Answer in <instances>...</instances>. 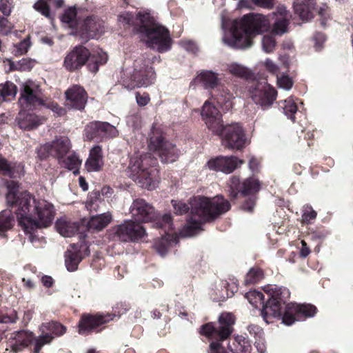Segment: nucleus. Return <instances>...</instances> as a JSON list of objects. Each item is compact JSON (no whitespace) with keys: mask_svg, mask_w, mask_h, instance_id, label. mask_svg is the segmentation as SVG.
I'll use <instances>...</instances> for the list:
<instances>
[{"mask_svg":"<svg viewBox=\"0 0 353 353\" xmlns=\"http://www.w3.org/2000/svg\"><path fill=\"white\" fill-rule=\"evenodd\" d=\"M277 85L280 88L285 90H290L292 85L293 81L288 75L277 76Z\"/></svg>","mask_w":353,"mask_h":353,"instance_id":"de8ad7c7","label":"nucleus"},{"mask_svg":"<svg viewBox=\"0 0 353 353\" xmlns=\"http://www.w3.org/2000/svg\"><path fill=\"white\" fill-rule=\"evenodd\" d=\"M97 57L95 54H90L88 60L89 63L88 65V69L92 72H97L99 70V65L104 64L108 61V55L105 52L101 50L97 52Z\"/></svg>","mask_w":353,"mask_h":353,"instance_id":"7c9ffc66","label":"nucleus"},{"mask_svg":"<svg viewBox=\"0 0 353 353\" xmlns=\"http://www.w3.org/2000/svg\"><path fill=\"white\" fill-rule=\"evenodd\" d=\"M10 70L26 71L30 70L34 65V61L30 59H22L17 63L10 61Z\"/></svg>","mask_w":353,"mask_h":353,"instance_id":"79ce46f5","label":"nucleus"},{"mask_svg":"<svg viewBox=\"0 0 353 353\" xmlns=\"http://www.w3.org/2000/svg\"><path fill=\"white\" fill-rule=\"evenodd\" d=\"M61 21L63 23L68 25L69 28L77 30L76 8L70 7L66 9L61 17Z\"/></svg>","mask_w":353,"mask_h":353,"instance_id":"4c0bfd02","label":"nucleus"},{"mask_svg":"<svg viewBox=\"0 0 353 353\" xmlns=\"http://www.w3.org/2000/svg\"><path fill=\"white\" fill-rule=\"evenodd\" d=\"M254 205H255V199L254 197H251L243 204L242 209L245 211L251 212L253 211Z\"/></svg>","mask_w":353,"mask_h":353,"instance_id":"69168bd1","label":"nucleus"},{"mask_svg":"<svg viewBox=\"0 0 353 353\" xmlns=\"http://www.w3.org/2000/svg\"><path fill=\"white\" fill-rule=\"evenodd\" d=\"M189 203L192 216L180 232L181 236L184 237L196 234L204 222L212 220L230 208V203L222 196L212 199L196 196L191 199Z\"/></svg>","mask_w":353,"mask_h":353,"instance_id":"20e7f679","label":"nucleus"},{"mask_svg":"<svg viewBox=\"0 0 353 353\" xmlns=\"http://www.w3.org/2000/svg\"><path fill=\"white\" fill-rule=\"evenodd\" d=\"M149 59L139 58L134 63V70L130 77L131 87H148L154 83L155 72L149 66Z\"/></svg>","mask_w":353,"mask_h":353,"instance_id":"f8f14e48","label":"nucleus"},{"mask_svg":"<svg viewBox=\"0 0 353 353\" xmlns=\"http://www.w3.org/2000/svg\"><path fill=\"white\" fill-rule=\"evenodd\" d=\"M179 43L181 47H183L187 51L193 53H195L196 51H198V46L194 41L189 40H182Z\"/></svg>","mask_w":353,"mask_h":353,"instance_id":"13d9d810","label":"nucleus"},{"mask_svg":"<svg viewBox=\"0 0 353 353\" xmlns=\"http://www.w3.org/2000/svg\"><path fill=\"white\" fill-rule=\"evenodd\" d=\"M269 299L263 305L261 316L267 323L272 322L271 319L282 316L283 323L287 325H292L295 321L293 314H303L305 317H312L316 312V307L310 304L289 303L282 315L281 303H285L290 297V292L286 288L268 285L263 288Z\"/></svg>","mask_w":353,"mask_h":353,"instance_id":"7ed1b4c3","label":"nucleus"},{"mask_svg":"<svg viewBox=\"0 0 353 353\" xmlns=\"http://www.w3.org/2000/svg\"><path fill=\"white\" fill-rule=\"evenodd\" d=\"M136 99L137 103L141 106L146 105L150 100L149 94L147 93H143V94L137 93Z\"/></svg>","mask_w":353,"mask_h":353,"instance_id":"680f3d73","label":"nucleus"},{"mask_svg":"<svg viewBox=\"0 0 353 353\" xmlns=\"http://www.w3.org/2000/svg\"><path fill=\"white\" fill-rule=\"evenodd\" d=\"M40 331L41 334L39 336L36 338L34 336V347L33 353H39L45 345L50 344L54 339V336L44 330Z\"/></svg>","mask_w":353,"mask_h":353,"instance_id":"58836bf2","label":"nucleus"},{"mask_svg":"<svg viewBox=\"0 0 353 353\" xmlns=\"http://www.w3.org/2000/svg\"><path fill=\"white\" fill-rule=\"evenodd\" d=\"M272 15L274 19L272 32L276 35H282L287 32L291 19V14L286 8L285 7H279L276 12L272 13Z\"/></svg>","mask_w":353,"mask_h":353,"instance_id":"b1692460","label":"nucleus"},{"mask_svg":"<svg viewBox=\"0 0 353 353\" xmlns=\"http://www.w3.org/2000/svg\"><path fill=\"white\" fill-rule=\"evenodd\" d=\"M43 106L46 107L47 108L51 110L53 112L56 113L58 116H63L65 114V110L62 107L59 106L55 102H49L48 103H45Z\"/></svg>","mask_w":353,"mask_h":353,"instance_id":"864d4df0","label":"nucleus"},{"mask_svg":"<svg viewBox=\"0 0 353 353\" xmlns=\"http://www.w3.org/2000/svg\"><path fill=\"white\" fill-rule=\"evenodd\" d=\"M202 119L204 121L207 128L214 134H220L223 130L222 116L219 110L206 101L201 110Z\"/></svg>","mask_w":353,"mask_h":353,"instance_id":"4468645a","label":"nucleus"},{"mask_svg":"<svg viewBox=\"0 0 353 353\" xmlns=\"http://www.w3.org/2000/svg\"><path fill=\"white\" fill-rule=\"evenodd\" d=\"M171 203L176 214L182 215L190 210L189 205L181 201L172 200Z\"/></svg>","mask_w":353,"mask_h":353,"instance_id":"09e8293b","label":"nucleus"},{"mask_svg":"<svg viewBox=\"0 0 353 353\" xmlns=\"http://www.w3.org/2000/svg\"><path fill=\"white\" fill-rule=\"evenodd\" d=\"M221 28L224 30L223 42L235 49H245L252 46V39L270 29L268 16L250 13L240 19L230 20L222 12Z\"/></svg>","mask_w":353,"mask_h":353,"instance_id":"f03ea898","label":"nucleus"},{"mask_svg":"<svg viewBox=\"0 0 353 353\" xmlns=\"http://www.w3.org/2000/svg\"><path fill=\"white\" fill-rule=\"evenodd\" d=\"M65 107L77 110L84 109L88 101V94L83 87L73 85L65 92Z\"/></svg>","mask_w":353,"mask_h":353,"instance_id":"f3484780","label":"nucleus"},{"mask_svg":"<svg viewBox=\"0 0 353 353\" xmlns=\"http://www.w3.org/2000/svg\"><path fill=\"white\" fill-rule=\"evenodd\" d=\"M157 164V160L150 154L134 156L130 159L128 168V176L141 188L154 190L160 181Z\"/></svg>","mask_w":353,"mask_h":353,"instance_id":"6e6552de","label":"nucleus"},{"mask_svg":"<svg viewBox=\"0 0 353 353\" xmlns=\"http://www.w3.org/2000/svg\"><path fill=\"white\" fill-rule=\"evenodd\" d=\"M40 88L32 80L26 81L22 85L19 103L21 110L17 118V123L21 129L32 130L37 128L45 121L44 117H39L34 113L27 112L39 105H44L43 101L39 97Z\"/></svg>","mask_w":353,"mask_h":353,"instance_id":"423d86ee","label":"nucleus"},{"mask_svg":"<svg viewBox=\"0 0 353 353\" xmlns=\"http://www.w3.org/2000/svg\"><path fill=\"white\" fill-rule=\"evenodd\" d=\"M0 171L6 176L14 177L12 168L8 161L0 154Z\"/></svg>","mask_w":353,"mask_h":353,"instance_id":"8fccbe9b","label":"nucleus"},{"mask_svg":"<svg viewBox=\"0 0 353 353\" xmlns=\"http://www.w3.org/2000/svg\"><path fill=\"white\" fill-rule=\"evenodd\" d=\"M85 134L88 139L92 140L116 137L119 132L114 125L108 122L92 121L86 125Z\"/></svg>","mask_w":353,"mask_h":353,"instance_id":"2eb2a0df","label":"nucleus"},{"mask_svg":"<svg viewBox=\"0 0 353 353\" xmlns=\"http://www.w3.org/2000/svg\"><path fill=\"white\" fill-rule=\"evenodd\" d=\"M14 223V216L10 210H4L0 212V235L11 229Z\"/></svg>","mask_w":353,"mask_h":353,"instance_id":"473e14b6","label":"nucleus"},{"mask_svg":"<svg viewBox=\"0 0 353 353\" xmlns=\"http://www.w3.org/2000/svg\"><path fill=\"white\" fill-rule=\"evenodd\" d=\"M90 55L89 50L82 46L74 48L65 57L63 65L70 72H73L81 68L88 61Z\"/></svg>","mask_w":353,"mask_h":353,"instance_id":"6ab92c4d","label":"nucleus"},{"mask_svg":"<svg viewBox=\"0 0 353 353\" xmlns=\"http://www.w3.org/2000/svg\"><path fill=\"white\" fill-rule=\"evenodd\" d=\"M149 149L156 152L163 163H172L179 156V151L170 142L166 141L159 130L153 128L150 135Z\"/></svg>","mask_w":353,"mask_h":353,"instance_id":"1a4fd4ad","label":"nucleus"},{"mask_svg":"<svg viewBox=\"0 0 353 353\" xmlns=\"http://www.w3.org/2000/svg\"><path fill=\"white\" fill-rule=\"evenodd\" d=\"M130 212L137 222H152L157 221V228H163L165 236L161 239L155 240L154 247L157 253L164 256L172 243H178L177 236L172 232V222L171 215L165 214L161 220H159V214L154 207L143 199H137L133 201Z\"/></svg>","mask_w":353,"mask_h":353,"instance_id":"39448f33","label":"nucleus"},{"mask_svg":"<svg viewBox=\"0 0 353 353\" xmlns=\"http://www.w3.org/2000/svg\"><path fill=\"white\" fill-rule=\"evenodd\" d=\"M260 182L254 177L245 179L241 184V194L243 196L254 194L260 190Z\"/></svg>","mask_w":353,"mask_h":353,"instance_id":"2f4dec72","label":"nucleus"},{"mask_svg":"<svg viewBox=\"0 0 353 353\" xmlns=\"http://www.w3.org/2000/svg\"><path fill=\"white\" fill-rule=\"evenodd\" d=\"M241 184L239 178L235 176L230 177L228 181V186L230 188V196L233 199L236 198L239 193H241Z\"/></svg>","mask_w":353,"mask_h":353,"instance_id":"a18cd8bd","label":"nucleus"},{"mask_svg":"<svg viewBox=\"0 0 353 353\" xmlns=\"http://www.w3.org/2000/svg\"><path fill=\"white\" fill-rule=\"evenodd\" d=\"M318 14L321 17V25L325 26L326 21L330 18V10L328 6L325 4H323L318 10Z\"/></svg>","mask_w":353,"mask_h":353,"instance_id":"5fc2aeb1","label":"nucleus"},{"mask_svg":"<svg viewBox=\"0 0 353 353\" xmlns=\"http://www.w3.org/2000/svg\"><path fill=\"white\" fill-rule=\"evenodd\" d=\"M133 19V15L129 12H124L119 16V21L125 24H130Z\"/></svg>","mask_w":353,"mask_h":353,"instance_id":"774afa93","label":"nucleus"},{"mask_svg":"<svg viewBox=\"0 0 353 353\" xmlns=\"http://www.w3.org/2000/svg\"><path fill=\"white\" fill-rule=\"evenodd\" d=\"M0 103L10 101L15 97L17 94V87L11 82H6L4 85H0Z\"/></svg>","mask_w":353,"mask_h":353,"instance_id":"e433bc0d","label":"nucleus"},{"mask_svg":"<svg viewBox=\"0 0 353 353\" xmlns=\"http://www.w3.org/2000/svg\"><path fill=\"white\" fill-rule=\"evenodd\" d=\"M209 353H226V352L219 343L212 342L210 345Z\"/></svg>","mask_w":353,"mask_h":353,"instance_id":"0e129e2a","label":"nucleus"},{"mask_svg":"<svg viewBox=\"0 0 353 353\" xmlns=\"http://www.w3.org/2000/svg\"><path fill=\"white\" fill-rule=\"evenodd\" d=\"M8 189L6 194L7 203L15 206L19 224L26 234H32L39 228L48 227L54 216L52 204L46 200H36L28 192H18V183L6 181Z\"/></svg>","mask_w":353,"mask_h":353,"instance_id":"f257e3e1","label":"nucleus"},{"mask_svg":"<svg viewBox=\"0 0 353 353\" xmlns=\"http://www.w3.org/2000/svg\"><path fill=\"white\" fill-rule=\"evenodd\" d=\"M279 105L283 110V113L294 121V114L297 111V105L293 97H289L283 101H279Z\"/></svg>","mask_w":353,"mask_h":353,"instance_id":"f704fd0d","label":"nucleus"},{"mask_svg":"<svg viewBox=\"0 0 353 353\" xmlns=\"http://www.w3.org/2000/svg\"><path fill=\"white\" fill-rule=\"evenodd\" d=\"M253 4L265 9H272L274 0H250Z\"/></svg>","mask_w":353,"mask_h":353,"instance_id":"bf43d9fd","label":"nucleus"},{"mask_svg":"<svg viewBox=\"0 0 353 353\" xmlns=\"http://www.w3.org/2000/svg\"><path fill=\"white\" fill-rule=\"evenodd\" d=\"M48 331L52 336H61L65 332L66 328L63 325L52 321L50 323H42L39 327V330Z\"/></svg>","mask_w":353,"mask_h":353,"instance_id":"ea45409f","label":"nucleus"},{"mask_svg":"<svg viewBox=\"0 0 353 353\" xmlns=\"http://www.w3.org/2000/svg\"><path fill=\"white\" fill-rule=\"evenodd\" d=\"M276 41L272 35H265L262 38V48L266 53H270L275 49Z\"/></svg>","mask_w":353,"mask_h":353,"instance_id":"49530a36","label":"nucleus"},{"mask_svg":"<svg viewBox=\"0 0 353 353\" xmlns=\"http://www.w3.org/2000/svg\"><path fill=\"white\" fill-rule=\"evenodd\" d=\"M265 68L269 72L278 76L279 67L271 59H267L263 63Z\"/></svg>","mask_w":353,"mask_h":353,"instance_id":"4d7b16f0","label":"nucleus"},{"mask_svg":"<svg viewBox=\"0 0 353 353\" xmlns=\"http://www.w3.org/2000/svg\"><path fill=\"white\" fill-rule=\"evenodd\" d=\"M316 6V0H294V12L303 21H307L314 17L313 11Z\"/></svg>","mask_w":353,"mask_h":353,"instance_id":"393cba45","label":"nucleus"},{"mask_svg":"<svg viewBox=\"0 0 353 353\" xmlns=\"http://www.w3.org/2000/svg\"><path fill=\"white\" fill-rule=\"evenodd\" d=\"M0 11L5 16H8L10 14L11 8H10V3L8 0H1L0 1Z\"/></svg>","mask_w":353,"mask_h":353,"instance_id":"e2e57ef3","label":"nucleus"},{"mask_svg":"<svg viewBox=\"0 0 353 353\" xmlns=\"http://www.w3.org/2000/svg\"><path fill=\"white\" fill-rule=\"evenodd\" d=\"M30 46V42L28 38L24 39L20 43L15 46L16 54L22 55L26 54Z\"/></svg>","mask_w":353,"mask_h":353,"instance_id":"603ef678","label":"nucleus"},{"mask_svg":"<svg viewBox=\"0 0 353 353\" xmlns=\"http://www.w3.org/2000/svg\"><path fill=\"white\" fill-rule=\"evenodd\" d=\"M245 298L255 307H258L259 305H263L264 303V296L259 291L253 290L248 292L245 294Z\"/></svg>","mask_w":353,"mask_h":353,"instance_id":"37998d69","label":"nucleus"},{"mask_svg":"<svg viewBox=\"0 0 353 353\" xmlns=\"http://www.w3.org/2000/svg\"><path fill=\"white\" fill-rule=\"evenodd\" d=\"M103 23L101 20L94 17H89L77 30L82 39L88 41L100 37L103 32Z\"/></svg>","mask_w":353,"mask_h":353,"instance_id":"aec40b11","label":"nucleus"},{"mask_svg":"<svg viewBox=\"0 0 353 353\" xmlns=\"http://www.w3.org/2000/svg\"><path fill=\"white\" fill-rule=\"evenodd\" d=\"M263 278V272L259 268H252L250 270L245 278V284L250 285L259 282Z\"/></svg>","mask_w":353,"mask_h":353,"instance_id":"a19ab883","label":"nucleus"},{"mask_svg":"<svg viewBox=\"0 0 353 353\" xmlns=\"http://www.w3.org/2000/svg\"><path fill=\"white\" fill-rule=\"evenodd\" d=\"M85 168L88 172H98L103 165L102 149L99 145L93 147L85 162Z\"/></svg>","mask_w":353,"mask_h":353,"instance_id":"bb28decb","label":"nucleus"},{"mask_svg":"<svg viewBox=\"0 0 353 353\" xmlns=\"http://www.w3.org/2000/svg\"><path fill=\"white\" fill-rule=\"evenodd\" d=\"M137 20L140 23L141 39L145 44L159 52H164L171 48L172 39L169 30L156 23L148 12H139Z\"/></svg>","mask_w":353,"mask_h":353,"instance_id":"0eeeda50","label":"nucleus"},{"mask_svg":"<svg viewBox=\"0 0 353 353\" xmlns=\"http://www.w3.org/2000/svg\"><path fill=\"white\" fill-rule=\"evenodd\" d=\"M223 93H221L219 96L217 97V102L220 105H222L223 103H225L226 104V106L229 107L231 105L230 99L232 98V94L228 90H223Z\"/></svg>","mask_w":353,"mask_h":353,"instance_id":"6e6d98bb","label":"nucleus"},{"mask_svg":"<svg viewBox=\"0 0 353 353\" xmlns=\"http://www.w3.org/2000/svg\"><path fill=\"white\" fill-rule=\"evenodd\" d=\"M276 91L268 83H259L252 94L254 102L263 110L270 108L276 98Z\"/></svg>","mask_w":353,"mask_h":353,"instance_id":"dca6fc26","label":"nucleus"},{"mask_svg":"<svg viewBox=\"0 0 353 353\" xmlns=\"http://www.w3.org/2000/svg\"><path fill=\"white\" fill-rule=\"evenodd\" d=\"M114 238L121 241L136 242L141 240L146 236L145 228L134 221H125L120 225L112 228Z\"/></svg>","mask_w":353,"mask_h":353,"instance_id":"ddd939ff","label":"nucleus"},{"mask_svg":"<svg viewBox=\"0 0 353 353\" xmlns=\"http://www.w3.org/2000/svg\"><path fill=\"white\" fill-rule=\"evenodd\" d=\"M58 161L59 164L69 170H72L74 174H79V168L81 164V160L76 154H70L66 157L64 156Z\"/></svg>","mask_w":353,"mask_h":353,"instance_id":"c756f323","label":"nucleus"},{"mask_svg":"<svg viewBox=\"0 0 353 353\" xmlns=\"http://www.w3.org/2000/svg\"><path fill=\"white\" fill-rule=\"evenodd\" d=\"M34 8L42 15L50 19L51 22L53 21L54 17L50 13V7L46 1L44 0H39L34 3Z\"/></svg>","mask_w":353,"mask_h":353,"instance_id":"c03bdc74","label":"nucleus"},{"mask_svg":"<svg viewBox=\"0 0 353 353\" xmlns=\"http://www.w3.org/2000/svg\"><path fill=\"white\" fill-rule=\"evenodd\" d=\"M316 216V212L308 205L304 206L303 212L302 215V221L304 223H309L311 220H313Z\"/></svg>","mask_w":353,"mask_h":353,"instance_id":"3c124183","label":"nucleus"},{"mask_svg":"<svg viewBox=\"0 0 353 353\" xmlns=\"http://www.w3.org/2000/svg\"><path fill=\"white\" fill-rule=\"evenodd\" d=\"M65 263L68 271L73 272L77 269L78 265L81 261V256L76 251L68 250L65 255Z\"/></svg>","mask_w":353,"mask_h":353,"instance_id":"72a5a7b5","label":"nucleus"},{"mask_svg":"<svg viewBox=\"0 0 353 353\" xmlns=\"http://www.w3.org/2000/svg\"><path fill=\"white\" fill-rule=\"evenodd\" d=\"M11 30V26L8 19L4 17H0V33L6 35Z\"/></svg>","mask_w":353,"mask_h":353,"instance_id":"052dcab7","label":"nucleus"},{"mask_svg":"<svg viewBox=\"0 0 353 353\" xmlns=\"http://www.w3.org/2000/svg\"><path fill=\"white\" fill-rule=\"evenodd\" d=\"M220 134H216L221 137L223 145L229 149L241 150L247 144L245 131L239 123L227 125H223Z\"/></svg>","mask_w":353,"mask_h":353,"instance_id":"9b49d317","label":"nucleus"},{"mask_svg":"<svg viewBox=\"0 0 353 353\" xmlns=\"http://www.w3.org/2000/svg\"><path fill=\"white\" fill-rule=\"evenodd\" d=\"M243 163V161L239 160L234 156L218 157L210 159L207 162L206 166L210 170L230 174Z\"/></svg>","mask_w":353,"mask_h":353,"instance_id":"412c9836","label":"nucleus"},{"mask_svg":"<svg viewBox=\"0 0 353 353\" xmlns=\"http://www.w3.org/2000/svg\"><path fill=\"white\" fill-rule=\"evenodd\" d=\"M56 228L57 232L61 236L64 237H70L77 231L78 225L77 223H72L62 218L57 221Z\"/></svg>","mask_w":353,"mask_h":353,"instance_id":"c85d7f7f","label":"nucleus"},{"mask_svg":"<svg viewBox=\"0 0 353 353\" xmlns=\"http://www.w3.org/2000/svg\"><path fill=\"white\" fill-rule=\"evenodd\" d=\"M314 39L316 41L315 48L316 50H320L322 43L325 40V35L322 33H316L314 37Z\"/></svg>","mask_w":353,"mask_h":353,"instance_id":"338daca9","label":"nucleus"},{"mask_svg":"<svg viewBox=\"0 0 353 353\" xmlns=\"http://www.w3.org/2000/svg\"><path fill=\"white\" fill-rule=\"evenodd\" d=\"M112 220V215L110 212L92 216L87 223L88 230L92 232L101 231L106 228Z\"/></svg>","mask_w":353,"mask_h":353,"instance_id":"a878e982","label":"nucleus"},{"mask_svg":"<svg viewBox=\"0 0 353 353\" xmlns=\"http://www.w3.org/2000/svg\"><path fill=\"white\" fill-rule=\"evenodd\" d=\"M205 89H214L220 83L219 74L212 70H203L195 79Z\"/></svg>","mask_w":353,"mask_h":353,"instance_id":"cd10ccee","label":"nucleus"},{"mask_svg":"<svg viewBox=\"0 0 353 353\" xmlns=\"http://www.w3.org/2000/svg\"><path fill=\"white\" fill-rule=\"evenodd\" d=\"M234 322L235 319L232 313L223 312L219 317L217 326L212 323L203 325L201 328V333L208 337H217L223 341L231 335Z\"/></svg>","mask_w":353,"mask_h":353,"instance_id":"9d476101","label":"nucleus"},{"mask_svg":"<svg viewBox=\"0 0 353 353\" xmlns=\"http://www.w3.org/2000/svg\"><path fill=\"white\" fill-rule=\"evenodd\" d=\"M34 339V334L29 330L15 331L10 334L8 341V347L14 353H18L27 347Z\"/></svg>","mask_w":353,"mask_h":353,"instance_id":"4be33fe9","label":"nucleus"},{"mask_svg":"<svg viewBox=\"0 0 353 353\" xmlns=\"http://www.w3.org/2000/svg\"><path fill=\"white\" fill-rule=\"evenodd\" d=\"M70 148L71 144L69 139L62 137L56 139L50 144H46L41 147L40 150L47 151L50 155L56 157L59 160L68 153Z\"/></svg>","mask_w":353,"mask_h":353,"instance_id":"5701e85b","label":"nucleus"},{"mask_svg":"<svg viewBox=\"0 0 353 353\" xmlns=\"http://www.w3.org/2000/svg\"><path fill=\"white\" fill-rule=\"evenodd\" d=\"M112 319L110 314H83L79 323V333L86 335L94 330L98 332L97 329L99 326L109 322Z\"/></svg>","mask_w":353,"mask_h":353,"instance_id":"a211bd4d","label":"nucleus"},{"mask_svg":"<svg viewBox=\"0 0 353 353\" xmlns=\"http://www.w3.org/2000/svg\"><path fill=\"white\" fill-rule=\"evenodd\" d=\"M226 70L233 76L240 78H248L250 76V71L244 65L238 63H231L227 65Z\"/></svg>","mask_w":353,"mask_h":353,"instance_id":"c9c22d12","label":"nucleus"}]
</instances>
